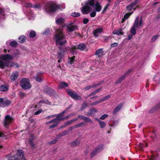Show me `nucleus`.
<instances>
[{"label": "nucleus", "mask_w": 160, "mask_h": 160, "mask_svg": "<svg viewBox=\"0 0 160 160\" xmlns=\"http://www.w3.org/2000/svg\"><path fill=\"white\" fill-rule=\"evenodd\" d=\"M89 21V19L87 18H85L83 19V22L84 24H87Z\"/></svg>", "instance_id": "55"}, {"label": "nucleus", "mask_w": 160, "mask_h": 160, "mask_svg": "<svg viewBox=\"0 0 160 160\" xmlns=\"http://www.w3.org/2000/svg\"><path fill=\"white\" fill-rule=\"evenodd\" d=\"M20 52L18 50H15L14 52L12 53V55H11L13 57V59L14 58H17L20 55Z\"/></svg>", "instance_id": "25"}, {"label": "nucleus", "mask_w": 160, "mask_h": 160, "mask_svg": "<svg viewBox=\"0 0 160 160\" xmlns=\"http://www.w3.org/2000/svg\"><path fill=\"white\" fill-rule=\"evenodd\" d=\"M80 142V140L79 139H77L75 141L72 142L70 143V145L72 147H75L78 145Z\"/></svg>", "instance_id": "23"}, {"label": "nucleus", "mask_w": 160, "mask_h": 160, "mask_svg": "<svg viewBox=\"0 0 160 160\" xmlns=\"http://www.w3.org/2000/svg\"><path fill=\"white\" fill-rule=\"evenodd\" d=\"M42 112V110L41 109H39L38 111L35 112L34 113V114L36 115H38L40 114Z\"/></svg>", "instance_id": "58"}, {"label": "nucleus", "mask_w": 160, "mask_h": 160, "mask_svg": "<svg viewBox=\"0 0 160 160\" xmlns=\"http://www.w3.org/2000/svg\"><path fill=\"white\" fill-rule=\"evenodd\" d=\"M13 120V118L10 115H6L3 122V125L6 128H7L9 124L12 122Z\"/></svg>", "instance_id": "10"}, {"label": "nucleus", "mask_w": 160, "mask_h": 160, "mask_svg": "<svg viewBox=\"0 0 160 160\" xmlns=\"http://www.w3.org/2000/svg\"><path fill=\"white\" fill-rule=\"evenodd\" d=\"M122 106V104L118 105L113 110V113L114 114L118 112L121 108Z\"/></svg>", "instance_id": "26"}, {"label": "nucleus", "mask_w": 160, "mask_h": 160, "mask_svg": "<svg viewBox=\"0 0 160 160\" xmlns=\"http://www.w3.org/2000/svg\"><path fill=\"white\" fill-rule=\"evenodd\" d=\"M10 103V102L8 100H6L4 101L3 102V105H4L3 107L5 106H8V105Z\"/></svg>", "instance_id": "47"}, {"label": "nucleus", "mask_w": 160, "mask_h": 160, "mask_svg": "<svg viewBox=\"0 0 160 160\" xmlns=\"http://www.w3.org/2000/svg\"><path fill=\"white\" fill-rule=\"evenodd\" d=\"M65 6L64 4L58 5L53 1L48 2L44 8L45 12L48 13L55 12L58 9H62L65 8Z\"/></svg>", "instance_id": "2"}, {"label": "nucleus", "mask_w": 160, "mask_h": 160, "mask_svg": "<svg viewBox=\"0 0 160 160\" xmlns=\"http://www.w3.org/2000/svg\"><path fill=\"white\" fill-rule=\"evenodd\" d=\"M0 20H4L5 18L4 9L2 5L0 3Z\"/></svg>", "instance_id": "16"}, {"label": "nucleus", "mask_w": 160, "mask_h": 160, "mask_svg": "<svg viewBox=\"0 0 160 160\" xmlns=\"http://www.w3.org/2000/svg\"><path fill=\"white\" fill-rule=\"evenodd\" d=\"M122 0H117L115 2V4L116 5L119 4Z\"/></svg>", "instance_id": "62"}, {"label": "nucleus", "mask_w": 160, "mask_h": 160, "mask_svg": "<svg viewBox=\"0 0 160 160\" xmlns=\"http://www.w3.org/2000/svg\"><path fill=\"white\" fill-rule=\"evenodd\" d=\"M58 122V121H57L56 122H54V123L52 124V125L50 126H49V128L50 129H51L56 127L57 126Z\"/></svg>", "instance_id": "44"}, {"label": "nucleus", "mask_w": 160, "mask_h": 160, "mask_svg": "<svg viewBox=\"0 0 160 160\" xmlns=\"http://www.w3.org/2000/svg\"><path fill=\"white\" fill-rule=\"evenodd\" d=\"M95 55L98 57H101L103 55V52L102 48H100L97 50L96 52Z\"/></svg>", "instance_id": "22"}, {"label": "nucleus", "mask_w": 160, "mask_h": 160, "mask_svg": "<svg viewBox=\"0 0 160 160\" xmlns=\"http://www.w3.org/2000/svg\"><path fill=\"white\" fill-rule=\"evenodd\" d=\"M108 116V115L104 114V115H102L101 117H100V119L101 120H104L105 119H106Z\"/></svg>", "instance_id": "49"}, {"label": "nucleus", "mask_w": 160, "mask_h": 160, "mask_svg": "<svg viewBox=\"0 0 160 160\" xmlns=\"http://www.w3.org/2000/svg\"><path fill=\"white\" fill-rule=\"evenodd\" d=\"M68 86V84L66 82H61L58 87V88L61 89Z\"/></svg>", "instance_id": "27"}, {"label": "nucleus", "mask_w": 160, "mask_h": 160, "mask_svg": "<svg viewBox=\"0 0 160 160\" xmlns=\"http://www.w3.org/2000/svg\"><path fill=\"white\" fill-rule=\"evenodd\" d=\"M8 89V88L4 85H2L0 87V90L1 91H5Z\"/></svg>", "instance_id": "37"}, {"label": "nucleus", "mask_w": 160, "mask_h": 160, "mask_svg": "<svg viewBox=\"0 0 160 160\" xmlns=\"http://www.w3.org/2000/svg\"><path fill=\"white\" fill-rule=\"evenodd\" d=\"M25 95V93L24 92H20L19 96L21 98H23Z\"/></svg>", "instance_id": "59"}, {"label": "nucleus", "mask_w": 160, "mask_h": 160, "mask_svg": "<svg viewBox=\"0 0 160 160\" xmlns=\"http://www.w3.org/2000/svg\"><path fill=\"white\" fill-rule=\"evenodd\" d=\"M57 142V139L55 138L52 141H50L49 142V143L50 144H52L56 143Z\"/></svg>", "instance_id": "51"}, {"label": "nucleus", "mask_w": 160, "mask_h": 160, "mask_svg": "<svg viewBox=\"0 0 160 160\" xmlns=\"http://www.w3.org/2000/svg\"><path fill=\"white\" fill-rule=\"evenodd\" d=\"M122 31V29H116L113 30L112 33L117 35H122L124 33Z\"/></svg>", "instance_id": "18"}, {"label": "nucleus", "mask_w": 160, "mask_h": 160, "mask_svg": "<svg viewBox=\"0 0 160 160\" xmlns=\"http://www.w3.org/2000/svg\"><path fill=\"white\" fill-rule=\"evenodd\" d=\"M98 152H97L96 150L95 149L93 150L92 152L91 153L90 157H92L94 156L97 155V154Z\"/></svg>", "instance_id": "40"}, {"label": "nucleus", "mask_w": 160, "mask_h": 160, "mask_svg": "<svg viewBox=\"0 0 160 160\" xmlns=\"http://www.w3.org/2000/svg\"><path fill=\"white\" fill-rule=\"evenodd\" d=\"M75 21H73L69 22L67 23L66 26L69 25H74L73 24L75 23Z\"/></svg>", "instance_id": "53"}, {"label": "nucleus", "mask_w": 160, "mask_h": 160, "mask_svg": "<svg viewBox=\"0 0 160 160\" xmlns=\"http://www.w3.org/2000/svg\"><path fill=\"white\" fill-rule=\"evenodd\" d=\"M29 142L30 144V145L32 146V147H33L34 145V144L33 143V142L32 140H31V139H29Z\"/></svg>", "instance_id": "63"}, {"label": "nucleus", "mask_w": 160, "mask_h": 160, "mask_svg": "<svg viewBox=\"0 0 160 160\" xmlns=\"http://www.w3.org/2000/svg\"><path fill=\"white\" fill-rule=\"evenodd\" d=\"M26 38L24 35L20 36L18 38V41L20 43H22L26 40Z\"/></svg>", "instance_id": "30"}, {"label": "nucleus", "mask_w": 160, "mask_h": 160, "mask_svg": "<svg viewBox=\"0 0 160 160\" xmlns=\"http://www.w3.org/2000/svg\"><path fill=\"white\" fill-rule=\"evenodd\" d=\"M70 108V107H69L66 108L63 111L60 113L59 114L55 115L57 117L56 118H57V121H58V120H59V121L63 120L64 118L62 117L64 115L65 113Z\"/></svg>", "instance_id": "11"}, {"label": "nucleus", "mask_w": 160, "mask_h": 160, "mask_svg": "<svg viewBox=\"0 0 160 160\" xmlns=\"http://www.w3.org/2000/svg\"><path fill=\"white\" fill-rule=\"evenodd\" d=\"M60 50H62V52H60L58 53V58L59 59H61L64 56L65 53L68 50H70L72 54H74L76 52L77 49V47L76 46H72L71 48L69 47H66L64 49H62V48L61 47H58Z\"/></svg>", "instance_id": "5"}, {"label": "nucleus", "mask_w": 160, "mask_h": 160, "mask_svg": "<svg viewBox=\"0 0 160 160\" xmlns=\"http://www.w3.org/2000/svg\"><path fill=\"white\" fill-rule=\"evenodd\" d=\"M66 92L68 94L74 99L79 100L81 98V97L78 96L77 93L70 89L67 90Z\"/></svg>", "instance_id": "8"}, {"label": "nucleus", "mask_w": 160, "mask_h": 160, "mask_svg": "<svg viewBox=\"0 0 160 160\" xmlns=\"http://www.w3.org/2000/svg\"><path fill=\"white\" fill-rule=\"evenodd\" d=\"M139 0H135L134 2H132L130 4L128 5L126 7L127 10L130 11L133 8L134 10H135L138 7V5H137V4L139 1Z\"/></svg>", "instance_id": "9"}, {"label": "nucleus", "mask_w": 160, "mask_h": 160, "mask_svg": "<svg viewBox=\"0 0 160 160\" xmlns=\"http://www.w3.org/2000/svg\"><path fill=\"white\" fill-rule=\"evenodd\" d=\"M75 57L73 56L72 58H68L69 60L68 61V63L71 64H72L74 62V59Z\"/></svg>", "instance_id": "36"}, {"label": "nucleus", "mask_w": 160, "mask_h": 160, "mask_svg": "<svg viewBox=\"0 0 160 160\" xmlns=\"http://www.w3.org/2000/svg\"><path fill=\"white\" fill-rule=\"evenodd\" d=\"M0 59L5 62H4L2 60H0V68H3L5 67H9V63L8 61L13 60V57L11 55L9 54H4L0 56Z\"/></svg>", "instance_id": "4"}, {"label": "nucleus", "mask_w": 160, "mask_h": 160, "mask_svg": "<svg viewBox=\"0 0 160 160\" xmlns=\"http://www.w3.org/2000/svg\"><path fill=\"white\" fill-rule=\"evenodd\" d=\"M35 78L36 81L39 82H41L42 80L41 77L38 75Z\"/></svg>", "instance_id": "43"}, {"label": "nucleus", "mask_w": 160, "mask_h": 160, "mask_svg": "<svg viewBox=\"0 0 160 160\" xmlns=\"http://www.w3.org/2000/svg\"><path fill=\"white\" fill-rule=\"evenodd\" d=\"M80 14L79 13L74 12L71 14V15L74 17H78L80 16Z\"/></svg>", "instance_id": "42"}, {"label": "nucleus", "mask_w": 160, "mask_h": 160, "mask_svg": "<svg viewBox=\"0 0 160 160\" xmlns=\"http://www.w3.org/2000/svg\"><path fill=\"white\" fill-rule=\"evenodd\" d=\"M20 86L25 90L30 89L31 85L29 79L27 78H23L20 82Z\"/></svg>", "instance_id": "7"}, {"label": "nucleus", "mask_w": 160, "mask_h": 160, "mask_svg": "<svg viewBox=\"0 0 160 160\" xmlns=\"http://www.w3.org/2000/svg\"><path fill=\"white\" fill-rule=\"evenodd\" d=\"M100 89H98L97 90H96L95 91L93 92H92L91 94L90 95H93L96 94V93H97L98 92H99L100 91Z\"/></svg>", "instance_id": "56"}, {"label": "nucleus", "mask_w": 160, "mask_h": 160, "mask_svg": "<svg viewBox=\"0 0 160 160\" xmlns=\"http://www.w3.org/2000/svg\"><path fill=\"white\" fill-rule=\"evenodd\" d=\"M78 117L80 118L81 119L84 121L90 123H92L93 122L92 120L90 118L86 117L82 115H78Z\"/></svg>", "instance_id": "21"}, {"label": "nucleus", "mask_w": 160, "mask_h": 160, "mask_svg": "<svg viewBox=\"0 0 160 160\" xmlns=\"http://www.w3.org/2000/svg\"><path fill=\"white\" fill-rule=\"evenodd\" d=\"M118 43L116 42H114L111 44V46L112 47H114L117 46Z\"/></svg>", "instance_id": "64"}, {"label": "nucleus", "mask_w": 160, "mask_h": 160, "mask_svg": "<svg viewBox=\"0 0 160 160\" xmlns=\"http://www.w3.org/2000/svg\"><path fill=\"white\" fill-rule=\"evenodd\" d=\"M57 121V118H55V119H53L50 121L47 122L46 123V124H51V123H54V122H56Z\"/></svg>", "instance_id": "50"}, {"label": "nucleus", "mask_w": 160, "mask_h": 160, "mask_svg": "<svg viewBox=\"0 0 160 160\" xmlns=\"http://www.w3.org/2000/svg\"><path fill=\"white\" fill-rule=\"evenodd\" d=\"M103 145H100L97 146L95 149L96 150L97 152L98 153L101 151L103 149Z\"/></svg>", "instance_id": "32"}, {"label": "nucleus", "mask_w": 160, "mask_h": 160, "mask_svg": "<svg viewBox=\"0 0 160 160\" xmlns=\"http://www.w3.org/2000/svg\"><path fill=\"white\" fill-rule=\"evenodd\" d=\"M10 44L12 47H16L18 45V43L16 41H12L10 42Z\"/></svg>", "instance_id": "39"}, {"label": "nucleus", "mask_w": 160, "mask_h": 160, "mask_svg": "<svg viewBox=\"0 0 160 160\" xmlns=\"http://www.w3.org/2000/svg\"><path fill=\"white\" fill-rule=\"evenodd\" d=\"M103 31V28L101 27H99L96 28L93 31V34L95 37L98 36L99 34L101 33Z\"/></svg>", "instance_id": "13"}, {"label": "nucleus", "mask_w": 160, "mask_h": 160, "mask_svg": "<svg viewBox=\"0 0 160 160\" xmlns=\"http://www.w3.org/2000/svg\"><path fill=\"white\" fill-rule=\"evenodd\" d=\"M110 97V95H108L103 97L102 99H101L102 102L105 101L108 99H109Z\"/></svg>", "instance_id": "48"}, {"label": "nucleus", "mask_w": 160, "mask_h": 160, "mask_svg": "<svg viewBox=\"0 0 160 160\" xmlns=\"http://www.w3.org/2000/svg\"><path fill=\"white\" fill-rule=\"evenodd\" d=\"M101 102H102L101 101V100H100L99 101H97L95 102H93V103H92V105H96L99 103H100Z\"/></svg>", "instance_id": "57"}, {"label": "nucleus", "mask_w": 160, "mask_h": 160, "mask_svg": "<svg viewBox=\"0 0 160 160\" xmlns=\"http://www.w3.org/2000/svg\"><path fill=\"white\" fill-rule=\"evenodd\" d=\"M8 62L9 63V66L10 67H12L14 68H18L19 67V65L17 63L10 62L9 61H8Z\"/></svg>", "instance_id": "24"}, {"label": "nucleus", "mask_w": 160, "mask_h": 160, "mask_svg": "<svg viewBox=\"0 0 160 160\" xmlns=\"http://www.w3.org/2000/svg\"><path fill=\"white\" fill-rule=\"evenodd\" d=\"M90 111L91 112H97V110L96 109H95L94 108H91L90 110Z\"/></svg>", "instance_id": "61"}, {"label": "nucleus", "mask_w": 160, "mask_h": 160, "mask_svg": "<svg viewBox=\"0 0 160 160\" xmlns=\"http://www.w3.org/2000/svg\"><path fill=\"white\" fill-rule=\"evenodd\" d=\"M124 76H122L120 78H119L115 82V84H117L119 83L124 78Z\"/></svg>", "instance_id": "46"}, {"label": "nucleus", "mask_w": 160, "mask_h": 160, "mask_svg": "<svg viewBox=\"0 0 160 160\" xmlns=\"http://www.w3.org/2000/svg\"><path fill=\"white\" fill-rule=\"evenodd\" d=\"M86 47V46L84 43H81L78 45V49L81 51L84 50Z\"/></svg>", "instance_id": "28"}, {"label": "nucleus", "mask_w": 160, "mask_h": 160, "mask_svg": "<svg viewBox=\"0 0 160 160\" xmlns=\"http://www.w3.org/2000/svg\"><path fill=\"white\" fill-rule=\"evenodd\" d=\"M98 123L101 128H103L105 127L106 123L103 121L101 120Z\"/></svg>", "instance_id": "34"}, {"label": "nucleus", "mask_w": 160, "mask_h": 160, "mask_svg": "<svg viewBox=\"0 0 160 160\" xmlns=\"http://www.w3.org/2000/svg\"><path fill=\"white\" fill-rule=\"evenodd\" d=\"M98 85L97 84H93L90 85L87 87H85L84 88V89L86 90H87L92 88L96 87Z\"/></svg>", "instance_id": "33"}, {"label": "nucleus", "mask_w": 160, "mask_h": 160, "mask_svg": "<svg viewBox=\"0 0 160 160\" xmlns=\"http://www.w3.org/2000/svg\"><path fill=\"white\" fill-rule=\"evenodd\" d=\"M110 5L109 3H108V4H107L104 8V9L102 12V13H104V12H105L108 9V8Z\"/></svg>", "instance_id": "45"}, {"label": "nucleus", "mask_w": 160, "mask_h": 160, "mask_svg": "<svg viewBox=\"0 0 160 160\" xmlns=\"http://www.w3.org/2000/svg\"><path fill=\"white\" fill-rule=\"evenodd\" d=\"M24 6L26 7H32L38 9H40L41 5L40 4H37L32 6V4L29 3H25L24 4Z\"/></svg>", "instance_id": "12"}, {"label": "nucleus", "mask_w": 160, "mask_h": 160, "mask_svg": "<svg viewBox=\"0 0 160 160\" xmlns=\"http://www.w3.org/2000/svg\"><path fill=\"white\" fill-rule=\"evenodd\" d=\"M65 20L64 19L62 18H59L56 19V23L58 24H61L63 23Z\"/></svg>", "instance_id": "31"}, {"label": "nucleus", "mask_w": 160, "mask_h": 160, "mask_svg": "<svg viewBox=\"0 0 160 160\" xmlns=\"http://www.w3.org/2000/svg\"><path fill=\"white\" fill-rule=\"evenodd\" d=\"M50 102L48 101H41L39 102L38 105L40 106H42V104H50Z\"/></svg>", "instance_id": "35"}, {"label": "nucleus", "mask_w": 160, "mask_h": 160, "mask_svg": "<svg viewBox=\"0 0 160 160\" xmlns=\"http://www.w3.org/2000/svg\"><path fill=\"white\" fill-rule=\"evenodd\" d=\"M138 19V18H137L136 20L135 21L133 26L130 29L131 33L132 34V35H134L136 33V30L135 28H137V26H138L137 22Z\"/></svg>", "instance_id": "15"}, {"label": "nucleus", "mask_w": 160, "mask_h": 160, "mask_svg": "<svg viewBox=\"0 0 160 160\" xmlns=\"http://www.w3.org/2000/svg\"><path fill=\"white\" fill-rule=\"evenodd\" d=\"M79 127H84L86 126L85 122H83L78 124Z\"/></svg>", "instance_id": "54"}, {"label": "nucleus", "mask_w": 160, "mask_h": 160, "mask_svg": "<svg viewBox=\"0 0 160 160\" xmlns=\"http://www.w3.org/2000/svg\"><path fill=\"white\" fill-rule=\"evenodd\" d=\"M137 18H138L137 20L138 22V26L137 28H142V27L143 22L142 21V17H141L139 20V17L138 16L135 19V21L136 20Z\"/></svg>", "instance_id": "19"}, {"label": "nucleus", "mask_w": 160, "mask_h": 160, "mask_svg": "<svg viewBox=\"0 0 160 160\" xmlns=\"http://www.w3.org/2000/svg\"><path fill=\"white\" fill-rule=\"evenodd\" d=\"M96 11L94 10H93L90 13V15L91 17H95L96 14Z\"/></svg>", "instance_id": "41"}, {"label": "nucleus", "mask_w": 160, "mask_h": 160, "mask_svg": "<svg viewBox=\"0 0 160 160\" xmlns=\"http://www.w3.org/2000/svg\"><path fill=\"white\" fill-rule=\"evenodd\" d=\"M36 33L34 31H31L29 33V37L31 38H33L36 36Z\"/></svg>", "instance_id": "38"}, {"label": "nucleus", "mask_w": 160, "mask_h": 160, "mask_svg": "<svg viewBox=\"0 0 160 160\" xmlns=\"http://www.w3.org/2000/svg\"><path fill=\"white\" fill-rule=\"evenodd\" d=\"M50 32V30L48 29H47L44 31V32L42 33L43 34L46 35L48 34Z\"/></svg>", "instance_id": "52"}, {"label": "nucleus", "mask_w": 160, "mask_h": 160, "mask_svg": "<svg viewBox=\"0 0 160 160\" xmlns=\"http://www.w3.org/2000/svg\"><path fill=\"white\" fill-rule=\"evenodd\" d=\"M27 15L28 17L29 20H32L34 18L35 15L33 12L29 10L27 13Z\"/></svg>", "instance_id": "20"}, {"label": "nucleus", "mask_w": 160, "mask_h": 160, "mask_svg": "<svg viewBox=\"0 0 160 160\" xmlns=\"http://www.w3.org/2000/svg\"><path fill=\"white\" fill-rule=\"evenodd\" d=\"M24 159V155L22 150H18L16 154L12 156L9 155L8 160H22Z\"/></svg>", "instance_id": "6"}, {"label": "nucleus", "mask_w": 160, "mask_h": 160, "mask_svg": "<svg viewBox=\"0 0 160 160\" xmlns=\"http://www.w3.org/2000/svg\"><path fill=\"white\" fill-rule=\"evenodd\" d=\"M18 77V72L17 71H15L13 72L10 77L12 82H13Z\"/></svg>", "instance_id": "17"}, {"label": "nucleus", "mask_w": 160, "mask_h": 160, "mask_svg": "<svg viewBox=\"0 0 160 160\" xmlns=\"http://www.w3.org/2000/svg\"><path fill=\"white\" fill-rule=\"evenodd\" d=\"M84 6L81 8V11L83 14H87L91 11L90 6H92L93 10L98 12H100L102 8L100 3L97 0H88L85 2Z\"/></svg>", "instance_id": "1"}, {"label": "nucleus", "mask_w": 160, "mask_h": 160, "mask_svg": "<svg viewBox=\"0 0 160 160\" xmlns=\"http://www.w3.org/2000/svg\"><path fill=\"white\" fill-rule=\"evenodd\" d=\"M133 12L125 14L123 18L122 19V22H123L127 19L129 18V16L132 14Z\"/></svg>", "instance_id": "29"}, {"label": "nucleus", "mask_w": 160, "mask_h": 160, "mask_svg": "<svg viewBox=\"0 0 160 160\" xmlns=\"http://www.w3.org/2000/svg\"><path fill=\"white\" fill-rule=\"evenodd\" d=\"M67 28L66 30L68 32H72L73 31L78 29V27L76 25H69L67 26Z\"/></svg>", "instance_id": "14"}, {"label": "nucleus", "mask_w": 160, "mask_h": 160, "mask_svg": "<svg viewBox=\"0 0 160 160\" xmlns=\"http://www.w3.org/2000/svg\"><path fill=\"white\" fill-rule=\"evenodd\" d=\"M62 31V27L59 28L56 31L54 39L57 45L62 46L67 42L65 36Z\"/></svg>", "instance_id": "3"}, {"label": "nucleus", "mask_w": 160, "mask_h": 160, "mask_svg": "<svg viewBox=\"0 0 160 160\" xmlns=\"http://www.w3.org/2000/svg\"><path fill=\"white\" fill-rule=\"evenodd\" d=\"M158 35H156V36H153L152 39V41L153 42L154 41L158 38Z\"/></svg>", "instance_id": "60"}]
</instances>
